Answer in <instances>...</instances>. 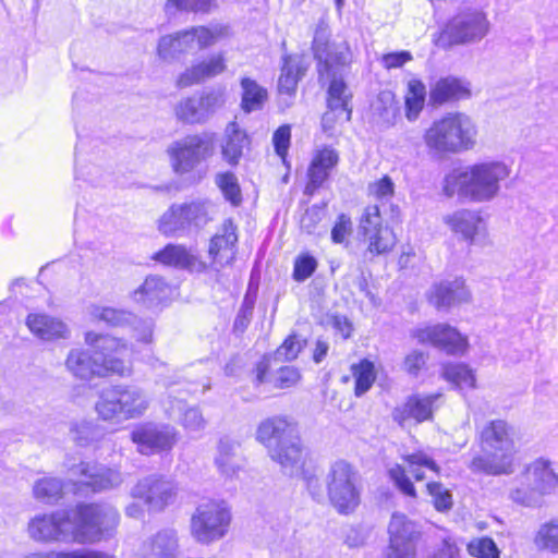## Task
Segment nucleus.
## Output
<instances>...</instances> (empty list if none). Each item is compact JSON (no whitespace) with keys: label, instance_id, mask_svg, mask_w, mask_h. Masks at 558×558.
<instances>
[{"label":"nucleus","instance_id":"obj_46","mask_svg":"<svg viewBox=\"0 0 558 558\" xmlns=\"http://www.w3.org/2000/svg\"><path fill=\"white\" fill-rule=\"evenodd\" d=\"M19 325V312L15 303L0 302V343L9 342L15 337Z\"/></svg>","mask_w":558,"mask_h":558},{"label":"nucleus","instance_id":"obj_26","mask_svg":"<svg viewBox=\"0 0 558 558\" xmlns=\"http://www.w3.org/2000/svg\"><path fill=\"white\" fill-rule=\"evenodd\" d=\"M226 70V59L222 53H215L207 59L186 69L177 81L181 88L198 84L207 78L215 77Z\"/></svg>","mask_w":558,"mask_h":558},{"label":"nucleus","instance_id":"obj_55","mask_svg":"<svg viewBox=\"0 0 558 558\" xmlns=\"http://www.w3.org/2000/svg\"><path fill=\"white\" fill-rule=\"evenodd\" d=\"M427 492L432 497V502L435 509L439 512H447L453 506L452 495L449 489H447L439 482H429L426 485Z\"/></svg>","mask_w":558,"mask_h":558},{"label":"nucleus","instance_id":"obj_36","mask_svg":"<svg viewBox=\"0 0 558 558\" xmlns=\"http://www.w3.org/2000/svg\"><path fill=\"white\" fill-rule=\"evenodd\" d=\"M153 259L161 265L180 269L193 268L198 260L196 253L192 248L181 244L166 245L153 255Z\"/></svg>","mask_w":558,"mask_h":558},{"label":"nucleus","instance_id":"obj_38","mask_svg":"<svg viewBox=\"0 0 558 558\" xmlns=\"http://www.w3.org/2000/svg\"><path fill=\"white\" fill-rule=\"evenodd\" d=\"M268 364L262 361L256 366V385L270 383L275 388L286 389L294 386L301 378L300 372L293 366L280 367L276 373L267 376Z\"/></svg>","mask_w":558,"mask_h":558},{"label":"nucleus","instance_id":"obj_63","mask_svg":"<svg viewBox=\"0 0 558 558\" xmlns=\"http://www.w3.org/2000/svg\"><path fill=\"white\" fill-rule=\"evenodd\" d=\"M368 195L377 201H389L395 194V183L390 177L384 175L368 184Z\"/></svg>","mask_w":558,"mask_h":558},{"label":"nucleus","instance_id":"obj_62","mask_svg":"<svg viewBox=\"0 0 558 558\" xmlns=\"http://www.w3.org/2000/svg\"><path fill=\"white\" fill-rule=\"evenodd\" d=\"M353 226L351 218L341 214L338 216L332 229H331V241L335 244H344L348 245L349 238L352 234Z\"/></svg>","mask_w":558,"mask_h":558},{"label":"nucleus","instance_id":"obj_43","mask_svg":"<svg viewBox=\"0 0 558 558\" xmlns=\"http://www.w3.org/2000/svg\"><path fill=\"white\" fill-rule=\"evenodd\" d=\"M442 377L459 390L474 389L476 377L466 364L448 363L442 366Z\"/></svg>","mask_w":558,"mask_h":558},{"label":"nucleus","instance_id":"obj_27","mask_svg":"<svg viewBox=\"0 0 558 558\" xmlns=\"http://www.w3.org/2000/svg\"><path fill=\"white\" fill-rule=\"evenodd\" d=\"M178 536L173 529H163L146 539L138 558H178Z\"/></svg>","mask_w":558,"mask_h":558},{"label":"nucleus","instance_id":"obj_47","mask_svg":"<svg viewBox=\"0 0 558 558\" xmlns=\"http://www.w3.org/2000/svg\"><path fill=\"white\" fill-rule=\"evenodd\" d=\"M534 543L537 548L558 554V518H554L538 527Z\"/></svg>","mask_w":558,"mask_h":558},{"label":"nucleus","instance_id":"obj_7","mask_svg":"<svg viewBox=\"0 0 558 558\" xmlns=\"http://www.w3.org/2000/svg\"><path fill=\"white\" fill-rule=\"evenodd\" d=\"M84 341L96 353L97 377L132 375L133 367L130 359L132 350L125 340L87 331Z\"/></svg>","mask_w":558,"mask_h":558},{"label":"nucleus","instance_id":"obj_16","mask_svg":"<svg viewBox=\"0 0 558 558\" xmlns=\"http://www.w3.org/2000/svg\"><path fill=\"white\" fill-rule=\"evenodd\" d=\"M388 534L389 546L383 558L415 557L420 532L413 521L402 513H393L388 525Z\"/></svg>","mask_w":558,"mask_h":558},{"label":"nucleus","instance_id":"obj_18","mask_svg":"<svg viewBox=\"0 0 558 558\" xmlns=\"http://www.w3.org/2000/svg\"><path fill=\"white\" fill-rule=\"evenodd\" d=\"M131 496L142 500L150 511H162L174 501L177 486L173 482L153 474L141 478L131 489Z\"/></svg>","mask_w":558,"mask_h":558},{"label":"nucleus","instance_id":"obj_44","mask_svg":"<svg viewBox=\"0 0 558 558\" xmlns=\"http://www.w3.org/2000/svg\"><path fill=\"white\" fill-rule=\"evenodd\" d=\"M183 204L191 233L204 228L211 220L214 205L210 202L199 199Z\"/></svg>","mask_w":558,"mask_h":558},{"label":"nucleus","instance_id":"obj_2","mask_svg":"<svg viewBox=\"0 0 558 558\" xmlns=\"http://www.w3.org/2000/svg\"><path fill=\"white\" fill-rule=\"evenodd\" d=\"M510 173V167L499 160H484L454 168L442 180V193L447 197L487 203L499 195L501 184Z\"/></svg>","mask_w":558,"mask_h":558},{"label":"nucleus","instance_id":"obj_20","mask_svg":"<svg viewBox=\"0 0 558 558\" xmlns=\"http://www.w3.org/2000/svg\"><path fill=\"white\" fill-rule=\"evenodd\" d=\"M411 335L420 343H430L448 354H463L468 348L466 338L448 325L438 324L417 328Z\"/></svg>","mask_w":558,"mask_h":558},{"label":"nucleus","instance_id":"obj_59","mask_svg":"<svg viewBox=\"0 0 558 558\" xmlns=\"http://www.w3.org/2000/svg\"><path fill=\"white\" fill-rule=\"evenodd\" d=\"M24 558H113L112 556L95 550H74V551H48L32 553Z\"/></svg>","mask_w":558,"mask_h":558},{"label":"nucleus","instance_id":"obj_35","mask_svg":"<svg viewBox=\"0 0 558 558\" xmlns=\"http://www.w3.org/2000/svg\"><path fill=\"white\" fill-rule=\"evenodd\" d=\"M248 143L245 131L241 130L236 122H230L226 126L220 144L222 158L231 166L238 165Z\"/></svg>","mask_w":558,"mask_h":558},{"label":"nucleus","instance_id":"obj_34","mask_svg":"<svg viewBox=\"0 0 558 558\" xmlns=\"http://www.w3.org/2000/svg\"><path fill=\"white\" fill-rule=\"evenodd\" d=\"M470 88L460 78L448 76L438 80L429 90V101L434 106H440L451 100L468 98Z\"/></svg>","mask_w":558,"mask_h":558},{"label":"nucleus","instance_id":"obj_33","mask_svg":"<svg viewBox=\"0 0 558 558\" xmlns=\"http://www.w3.org/2000/svg\"><path fill=\"white\" fill-rule=\"evenodd\" d=\"M440 397V395L428 396H412L402 408H398L393 412V418L400 424H403L408 418H413L417 423L426 421L432 417L433 403Z\"/></svg>","mask_w":558,"mask_h":558},{"label":"nucleus","instance_id":"obj_45","mask_svg":"<svg viewBox=\"0 0 558 558\" xmlns=\"http://www.w3.org/2000/svg\"><path fill=\"white\" fill-rule=\"evenodd\" d=\"M405 100V117L409 121H415L424 108L426 100V87L417 78L408 82Z\"/></svg>","mask_w":558,"mask_h":558},{"label":"nucleus","instance_id":"obj_12","mask_svg":"<svg viewBox=\"0 0 558 558\" xmlns=\"http://www.w3.org/2000/svg\"><path fill=\"white\" fill-rule=\"evenodd\" d=\"M220 35L221 29L218 27H192L174 35L161 37L158 43L157 53L161 60L172 61L194 48L204 49L214 45Z\"/></svg>","mask_w":558,"mask_h":558},{"label":"nucleus","instance_id":"obj_58","mask_svg":"<svg viewBox=\"0 0 558 558\" xmlns=\"http://www.w3.org/2000/svg\"><path fill=\"white\" fill-rule=\"evenodd\" d=\"M428 361V353L414 349L403 359L402 369L412 377H417L425 368Z\"/></svg>","mask_w":558,"mask_h":558},{"label":"nucleus","instance_id":"obj_50","mask_svg":"<svg viewBox=\"0 0 558 558\" xmlns=\"http://www.w3.org/2000/svg\"><path fill=\"white\" fill-rule=\"evenodd\" d=\"M300 80V68L291 57H286L278 82L280 95L293 96Z\"/></svg>","mask_w":558,"mask_h":558},{"label":"nucleus","instance_id":"obj_8","mask_svg":"<svg viewBox=\"0 0 558 558\" xmlns=\"http://www.w3.org/2000/svg\"><path fill=\"white\" fill-rule=\"evenodd\" d=\"M489 29L490 23L483 9L464 7L435 36V44L440 48H449L459 44L478 43Z\"/></svg>","mask_w":558,"mask_h":558},{"label":"nucleus","instance_id":"obj_42","mask_svg":"<svg viewBox=\"0 0 558 558\" xmlns=\"http://www.w3.org/2000/svg\"><path fill=\"white\" fill-rule=\"evenodd\" d=\"M401 458L407 464L409 472L416 481H423L425 478L424 470H429L436 474L439 473L440 468L429 451L415 450L413 452L403 453Z\"/></svg>","mask_w":558,"mask_h":558},{"label":"nucleus","instance_id":"obj_13","mask_svg":"<svg viewBox=\"0 0 558 558\" xmlns=\"http://www.w3.org/2000/svg\"><path fill=\"white\" fill-rule=\"evenodd\" d=\"M167 388V397L162 400L165 412L170 418H178L187 433H198L206 427V421L202 412L195 407H186L183 395L195 392L187 384L177 381H163Z\"/></svg>","mask_w":558,"mask_h":558},{"label":"nucleus","instance_id":"obj_53","mask_svg":"<svg viewBox=\"0 0 558 558\" xmlns=\"http://www.w3.org/2000/svg\"><path fill=\"white\" fill-rule=\"evenodd\" d=\"M289 475L302 476L303 481L305 482L306 488L312 495V497L316 500H320L323 498V488L319 477L316 474L315 469L312 468L311 465H307L306 453L304 451L302 452V462L300 470Z\"/></svg>","mask_w":558,"mask_h":558},{"label":"nucleus","instance_id":"obj_22","mask_svg":"<svg viewBox=\"0 0 558 558\" xmlns=\"http://www.w3.org/2000/svg\"><path fill=\"white\" fill-rule=\"evenodd\" d=\"M444 222L468 244L484 243L486 226L475 210L459 209L444 217Z\"/></svg>","mask_w":558,"mask_h":558},{"label":"nucleus","instance_id":"obj_48","mask_svg":"<svg viewBox=\"0 0 558 558\" xmlns=\"http://www.w3.org/2000/svg\"><path fill=\"white\" fill-rule=\"evenodd\" d=\"M63 483L57 477H44L38 480L33 487L36 499L45 504H53L62 495Z\"/></svg>","mask_w":558,"mask_h":558},{"label":"nucleus","instance_id":"obj_39","mask_svg":"<svg viewBox=\"0 0 558 558\" xmlns=\"http://www.w3.org/2000/svg\"><path fill=\"white\" fill-rule=\"evenodd\" d=\"M509 499L514 504L527 507L538 508L543 505L544 496L532 486L531 482H524L523 473L521 472L513 480V485L509 489Z\"/></svg>","mask_w":558,"mask_h":558},{"label":"nucleus","instance_id":"obj_10","mask_svg":"<svg viewBox=\"0 0 558 558\" xmlns=\"http://www.w3.org/2000/svg\"><path fill=\"white\" fill-rule=\"evenodd\" d=\"M326 487L329 501L339 513L349 514L360 505L359 472L347 461L338 460L330 465Z\"/></svg>","mask_w":558,"mask_h":558},{"label":"nucleus","instance_id":"obj_17","mask_svg":"<svg viewBox=\"0 0 558 558\" xmlns=\"http://www.w3.org/2000/svg\"><path fill=\"white\" fill-rule=\"evenodd\" d=\"M86 312L89 320L94 323H104L110 327L132 325L138 341L151 342L154 329L151 320L137 319L131 312L99 304L88 305Z\"/></svg>","mask_w":558,"mask_h":558},{"label":"nucleus","instance_id":"obj_4","mask_svg":"<svg viewBox=\"0 0 558 558\" xmlns=\"http://www.w3.org/2000/svg\"><path fill=\"white\" fill-rule=\"evenodd\" d=\"M256 439L267 448L269 457L280 464L286 474L300 470L304 449L298 428L291 421L283 416L264 420L257 427Z\"/></svg>","mask_w":558,"mask_h":558},{"label":"nucleus","instance_id":"obj_15","mask_svg":"<svg viewBox=\"0 0 558 558\" xmlns=\"http://www.w3.org/2000/svg\"><path fill=\"white\" fill-rule=\"evenodd\" d=\"M226 104V93L222 89H213L199 96L182 99L175 107V114L180 121L191 124L207 122Z\"/></svg>","mask_w":558,"mask_h":558},{"label":"nucleus","instance_id":"obj_9","mask_svg":"<svg viewBox=\"0 0 558 558\" xmlns=\"http://www.w3.org/2000/svg\"><path fill=\"white\" fill-rule=\"evenodd\" d=\"M231 520V510L225 500L205 499L192 514L191 534L197 543L209 545L228 534Z\"/></svg>","mask_w":558,"mask_h":558},{"label":"nucleus","instance_id":"obj_28","mask_svg":"<svg viewBox=\"0 0 558 558\" xmlns=\"http://www.w3.org/2000/svg\"><path fill=\"white\" fill-rule=\"evenodd\" d=\"M29 331L45 341L70 338V329L59 318L41 313H31L26 317Z\"/></svg>","mask_w":558,"mask_h":558},{"label":"nucleus","instance_id":"obj_40","mask_svg":"<svg viewBox=\"0 0 558 558\" xmlns=\"http://www.w3.org/2000/svg\"><path fill=\"white\" fill-rule=\"evenodd\" d=\"M240 86L242 88V110L246 113L260 110L268 97L267 89L251 77H242Z\"/></svg>","mask_w":558,"mask_h":558},{"label":"nucleus","instance_id":"obj_51","mask_svg":"<svg viewBox=\"0 0 558 558\" xmlns=\"http://www.w3.org/2000/svg\"><path fill=\"white\" fill-rule=\"evenodd\" d=\"M71 434L77 445L86 446L99 440L104 435V430L98 424L82 420L72 425Z\"/></svg>","mask_w":558,"mask_h":558},{"label":"nucleus","instance_id":"obj_57","mask_svg":"<svg viewBox=\"0 0 558 558\" xmlns=\"http://www.w3.org/2000/svg\"><path fill=\"white\" fill-rule=\"evenodd\" d=\"M326 216V206L325 205H313L308 207L300 220V228L302 231L307 234L315 233L319 222Z\"/></svg>","mask_w":558,"mask_h":558},{"label":"nucleus","instance_id":"obj_54","mask_svg":"<svg viewBox=\"0 0 558 558\" xmlns=\"http://www.w3.org/2000/svg\"><path fill=\"white\" fill-rule=\"evenodd\" d=\"M216 184L221 190L225 198L233 206L242 202L241 189L236 177L231 172L219 173L216 175Z\"/></svg>","mask_w":558,"mask_h":558},{"label":"nucleus","instance_id":"obj_49","mask_svg":"<svg viewBox=\"0 0 558 558\" xmlns=\"http://www.w3.org/2000/svg\"><path fill=\"white\" fill-rule=\"evenodd\" d=\"M351 371L355 379V396L361 397L371 389L376 379L375 366L371 361L362 360L352 365Z\"/></svg>","mask_w":558,"mask_h":558},{"label":"nucleus","instance_id":"obj_24","mask_svg":"<svg viewBox=\"0 0 558 558\" xmlns=\"http://www.w3.org/2000/svg\"><path fill=\"white\" fill-rule=\"evenodd\" d=\"M328 38V26L324 21H320L316 26L312 45L315 58L319 63H324L326 69L333 63L347 64L350 60V50L347 44L340 45L336 52H331Z\"/></svg>","mask_w":558,"mask_h":558},{"label":"nucleus","instance_id":"obj_6","mask_svg":"<svg viewBox=\"0 0 558 558\" xmlns=\"http://www.w3.org/2000/svg\"><path fill=\"white\" fill-rule=\"evenodd\" d=\"M150 405L147 392L134 385H114L101 391L95 411L104 421L122 422L143 416Z\"/></svg>","mask_w":558,"mask_h":558},{"label":"nucleus","instance_id":"obj_30","mask_svg":"<svg viewBox=\"0 0 558 558\" xmlns=\"http://www.w3.org/2000/svg\"><path fill=\"white\" fill-rule=\"evenodd\" d=\"M171 292L170 286L161 277L148 276L133 291L132 299L134 302L150 308L166 302L170 298Z\"/></svg>","mask_w":558,"mask_h":558},{"label":"nucleus","instance_id":"obj_14","mask_svg":"<svg viewBox=\"0 0 558 558\" xmlns=\"http://www.w3.org/2000/svg\"><path fill=\"white\" fill-rule=\"evenodd\" d=\"M359 229L367 243V252L372 255L386 254L397 243L396 234L391 228L383 223L378 205H369L364 209Z\"/></svg>","mask_w":558,"mask_h":558},{"label":"nucleus","instance_id":"obj_25","mask_svg":"<svg viewBox=\"0 0 558 558\" xmlns=\"http://www.w3.org/2000/svg\"><path fill=\"white\" fill-rule=\"evenodd\" d=\"M524 482H531L544 497L550 495L558 487V474L553 463L544 458H538L527 464L522 471Z\"/></svg>","mask_w":558,"mask_h":558},{"label":"nucleus","instance_id":"obj_21","mask_svg":"<svg viewBox=\"0 0 558 558\" xmlns=\"http://www.w3.org/2000/svg\"><path fill=\"white\" fill-rule=\"evenodd\" d=\"M66 466L71 475L82 476L81 483L90 487L94 492L112 489L123 482V476L118 469L99 463L81 462L77 465L66 463Z\"/></svg>","mask_w":558,"mask_h":558},{"label":"nucleus","instance_id":"obj_29","mask_svg":"<svg viewBox=\"0 0 558 558\" xmlns=\"http://www.w3.org/2000/svg\"><path fill=\"white\" fill-rule=\"evenodd\" d=\"M236 242V227L231 220H226L210 241L209 255L220 265L228 264L234 258Z\"/></svg>","mask_w":558,"mask_h":558},{"label":"nucleus","instance_id":"obj_60","mask_svg":"<svg viewBox=\"0 0 558 558\" xmlns=\"http://www.w3.org/2000/svg\"><path fill=\"white\" fill-rule=\"evenodd\" d=\"M317 268V260L310 254H302L294 260L293 279L303 282L310 278Z\"/></svg>","mask_w":558,"mask_h":558},{"label":"nucleus","instance_id":"obj_64","mask_svg":"<svg viewBox=\"0 0 558 558\" xmlns=\"http://www.w3.org/2000/svg\"><path fill=\"white\" fill-rule=\"evenodd\" d=\"M469 553L476 558H499V551L492 538L483 537L469 544Z\"/></svg>","mask_w":558,"mask_h":558},{"label":"nucleus","instance_id":"obj_61","mask_svg":"<svg viewBox=\"0 0 558 558\" xmlns=\"http://www.w3.org/2000/svg\"><path fill=\"white\" fill-rule=\"evenodd\" d=\"M291 143V126L283 124L279 126L272 134V144L276 154L280 157L282 162L287 165L288 150Z\"/></svg>","mask_w":558,"mask_h":558},{"label":"nucleus","instance_id":"obj_37","mask_svg":"<svg viewBox=\"0 0 558 558\" xmlns=\"http://www.w3.org/2000/svg\"><path fill=\"white\" fill-rule=\"evenodd\" d=\"M158 230L166 236H184L191 233L183 203L171 205L162 214L158 220Z\"/></svg>","mask_w":558,"mask_h":558},{"label":"nucleus","instance_id":"obj_41","mask_svg":"<svg viewBox=\"0 0 558 558\" xmlns=\"http://www.w3.org/2000/svg\"><path fill=\"white\" fill-rule=\"evenodd\" d=\"M351 95L342 80L333 78L328 88V108L335 117L344 114V120L351 119V109L349 108Z\"/></svg>","mask_w":558,"mask_h":558},{"label":"nucleus","instance_id":"obj_32","mask_svg":"<svg viewBox=\"0 0 558 558\" xmlns=\"http://www.w3.org/2000/svg\"><path fill=\"white\" fill-rule=\"evenodd\" d=\"M66 371L75 378L90 380L97 377L96 353L83 348H73L64 361Z\"/></svg>","mask_w":558,"mask_h":558},{"label":"nucleus","instance_id":"obj_31","mask_svg":"<svg viewBox=\"0 0 558 558\" xmlns=\"http://www.w3.org/2000/svg\"><path fill=\"white\" fill-rule=\"evenodd\" d=\"M238 449L239 444L228 437L219 440L215 465L219 474L225 478H234L243 469V460Z\"/></svg>","mask_w":558,"mask_h":558},{"label":"nucleus","instance_id":"obj_5","mask_svg":"<svg viewBox=\"0 0 558 558\" xmlns=\"http://www.w3.org/2000/svg\"><path fill=\"white\" fill-rule=\"evenodd\" d=\"M513 435V428L507 422H489L481 433L484 454L473 458L471 469L489 475L511 473L515 453Z\"/></svg>","mask_w":558,"mask_h":558},{"label":"nucleus","instance_id":"obj_23","mask_svg":"<svg viewBox=\"0 0 558 558\" xmlns=\"http://www.w3.org/2000/svg\"><path fill=\"white\" fill-rule=\"evenodd\" d=\"M470 298V291L466 289L462 278L446 279L437 282L427 292L428 302L439 311L468 302Z\"/></svg>","mask_w":558,"mask_h":558},{"label":"nucleus","instance_id":"obj_3","mask_svg":"<svg viewBox=\"0 0 558 558\" xmlns=\"http://www.w3.org/2000/svg\"><path fill=\"white\" fill-rule=\"evenodd\" d=\"M476 136L474 121L464 113L454 112L435 120L425 130L423 140L430 155L444 157L472 149Z\"/></svg>","mask_w":558,"mask_h":558},{"label":"nucleus","instance_id":"obj_52","mask_svg":"<svg viewBox=\"0 0 558 558\" xmlns=\"http://www.w3.org/2000/svg\"><path fill=\"white\" fill-rule=\"evenodd\" d=\"M389 480L393 483L395 487L404 496L416 498V489L407 475V470L403 464L393 463L388 468Z\"/></svg>","mask_w":558,"mask_h":558},{"label":"nucleus","instance_id":"obj_19","mask_svg":"<svg viewBox=\"0 0 558 558\" xmlns=\"http://www.w3.org/2000/svg\"><path fill=\"white\" fill-rule=\"evenodd\" d=\"M131 439L142 454H153L171 450L177 444L179 435L171 425L146 423L132 430Z\"/></svg>","mask_w":558,"mask_h":558},{"label":"nucleus","instance_id":"obj_1","mask_svg":"<svg viewBox=\"0 0 558 558\" xmlns=\"http://www.w3.org/2000/svg\"><path fill=\"white\" fill-rule=\"evenodd\" d=\"M119 522V513L109 505L80 504L71 510L35 515L28 534L36 542L88 544L100 541Z\"/></svg>","mask_w":558,"mask_h":558},{"label":"nucleus","instance_id":"obj_11","mask_svg":"<svg viewBox=\"0 0 558 558\" xmlns=\"http://www.w3.org/2000/svg\"><path fill=\"white\" fill-rule=\"evenodd\" d=\"M214 150L215 135L213 133H203L189 135L173 142L167 148V154L173 171L178 174H184L213 156Z\"/></svg>","mask_w":558,"mask_h":558},{"label":"nucleus","instance_id":"obj_56","mask_svg":"<svg viewBox=\"0 0 558 558\" xmlns=\"http://www.w3.org/2000/svg\"><path fill=\"white\" fill-rule=\"evenodd\" d=\"M213 0H168L165 9L168 14L175 11L207 13L210 11Z\"/></svg>","mask_w":558,"mask_h":558}]
</instances>
